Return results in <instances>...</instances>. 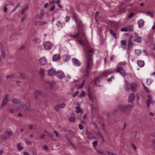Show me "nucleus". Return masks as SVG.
Returning a JSON list of instances; mask_svg holds the SVG:
<instances>
[{"instance_id":"nucleus-25","label":"nucleus","mask_w":155,"mask_h":155,"mask_svg":"<svg viewBox=\"0 0 155 155\" xmlns=\"http://www.w3.org/2000/svg\"><path fill=\"white\" fill-rule=\"evenodd\" d=\"M134 41L135 42L140 43L141 41V38L139 36H136Z\"/></svg>"},{"instance_id":"nucleus-6","label":"nucleus","mask_w":155,"mask_h":155,"mask_svg":"<svg viewBox=\"0 0 155 155\" xmlns=\"http://www.w3.org/2000/svg\"><path fill=\"white\" fill-rule=\"evenodd\" d=\"M53 46V44L50 41H46L44 43V46L46 50H49Z\"/></svg>"},{"instance_id":"nucleus-16","label":"nucleus","mask_w":155,"mask_h":155,"mask_svg":"<svg viewBox=\"0 0 155 155\" xmlns=\"http://www.w3.org/2000/svg\"><path fill=\"white\" fill-rule=\"evenodd\" d=\"M42 93L40 91H37L35 92V98L36 99H38L39 97L41 96Z\"/></svg>"},{"instance_id":"nucleus-7","label":"nucleus","mask_w":155,"mask_h":155,"mask_svg":"<svg viewBox=\"0 0 155 155\" xmlns=\"http://www.w3.org/2000/svg\"><path fill=\"white\" fill-rule=\"evenodd\" d=\"M75 21L77 24L78 30L84 29V25L82 24V22L81 21L79 20H77L75 19Z\"/></svg>"},{"instance_id":"nucleus-20","label":"nucleus","mask_w":155,"mask_h":155,"mask_svg":"<svg viewBox=\"0 0 155 155\" xmlns=\"http://www.w3.org/2000/svg\"><path fill=\"white\" fill-rule=\"evenodd\" d=\"M144 23V21L142 19L139 20L137 22V23L140 28H141L142 27Z\"/></svg>"},{"instance_id":"nucleus-26","label":"nucleus","mask_w":155,"mask_h":155,"mask_svg":"<svg viewBox=\"0 0 155 155\" xmlns=\"http://www.w3.org/2000/svg\"><path fill=\"white\" fill-rule=\"evenodd\" d=\"M12 101L14 104H18L20 103V101L16 99H13Z\"/></svg>"},{"instance_id":"nucleus-45","label":"nucleus","mask_w":155,"mask_h":155,"mask_svg":"<svg viewBox=\"0 0 155 155\" xmlns=\"http://www.w3.org/2000/svg\"><path fill=\"white\" fill-rule=\"evenodd\" d=\"M152 83L150 79H147L146 81V84L147 85H149Z\"/></svg>"},{"instance_id":"nucleus-28","label":"nucleus","mask_w":155,"mask_h":155,"mask_svg":"<svg viewBox=\"0 0 155 155\" xmlns=\"http://www.w3.org/2000/svg\"><path fill=\"white\" fill-rule=\"evenodd\" d=\"M33 41L35 43L38 44L41 42V40L39 38H35L33 40Z\"/></svg>"},{"instance_id":"nucleus-30","label":"nucleus","mask_w":155,"mask_h":155,"mask_svg":"<svg viewBox=\"0 0 155 155\" xmlns=\"http://www.w3.org/2000/svg\"><path fill=\"white\" fill-rule=\"evenodd\" d=\"M44 73L45 71L44 69L42 68H41L39 71L40 75L41 76L43 77L44 75Z\"/></svg>"},{"instance_id":"nucleus-11","label":"nucleus","mask_w":155,"mask_h":155,"mask_svg":"<svg viewBox=\"0 0 155 155\" xmlns=\"http://www.w3.org/2000/svg\"><path fill=\"white\" fill-rule=\"evenodd\" d=\"M72 62L73 64L76 66H78L80 65V63L79 61L77 59L73 58L72 59Z\"/></svg>"},{"instance_id":"nucleus-35","label":"nucleus","mask_w":155,"mask_h":155,"mask_svg":"<svg viewBox=\"0 0 155 155\" xmlns=\"http://www.w3.org/2000/svg\"><path fill=\"white\" fill-rule=\"evenodd\" d=\"M70 36L72 38H77L79 36V34L77 33L75 35H70Z\"/></svg>"},{"instance_id":"nucleus-41","label":"nucleus","mask_w":155,"mask_h":155,"mask_svg":"<svg viewBox=\"0 0 155 155\" xmlns=\"http://www.w3.org/2000/svg\"><path fill=\"white\" fill-rule=\"evenodd\" d=\"M1 57H2V58L3 59L5 58V52L3 50H2L1 51Z\"/></svg>"},{"instance_id":"nucleus-40","label":"nucleus","mask_w":155,"mask_h":155,"mask_svg":"<svg viewBox=\"0 0 155 155\" xmlns=\"http://www.w3.org/2000/svg\"><path fill=\"white\" fill-rule=\"evenodd\" d=\"M76 112L77 113H79L81 111L80 107L79 106H77L76 108Z\"/></svg>"},{"instance_id":"nucleus-33","label":"nucleus","mask_w":155,"mask_h":155,"mask_svg":"<svg viewBox=\"0 0 155 155\" xmlns=\"http://www.w3.org/2000/svg\"><path fill=\"white\" fill-rule=\"evenodd\" d=\"M56 25L59 28H62V25L61 23L59 21H58L57 22Z\"/></svg>"},{"instance_id":"nucleus-38","label":"nucleus","mask_w":155,"mask_h":155,"mask_svg":"<svg viewBox=\"0 0 155 155\" xmlns=\"http://www.w3.org/2000/svg\"><path fill=\"white\" fill-rule=\"evenodd\" d=\"M135 15V14L134 13H130L128 15V17L129 19H130L132 18Z\"/></svg>"},{"instance_id":"nucleus-18","label":"nucleus","mask_w":155,"mask_h":155,"mask_svg":"<svg viewBox=\"0 0 155 155\" xmlns=\"http://www.w3.org/2000/svg\"><path fill=\"white\" fill-rule=\"evenodd\" d=\"M62 58L64 61L66 62L70 60V56L68 55L65 54L63 55L62 57Z\"/></svg>"},{"instance_id":"nucleus-34","label":"nucleus","mask_w":155,"mask_h":155,"mask_svg":"<svg viewBox=\"0 0 155 155\" xmlns=\"http://www.w3.org/2000/svg\"><path fill=\"white\" fill-rule=\"evenodd\" d=\"M28 6H26L25 8L23 9L22 10L21 14L22 15H23L24 13L26 12L27 11L28 9Z\"/></svg>"},{"instance_id":"nucleus-60","label":"nucleus","mask_w":155,"mask_h":155,"mask_svg":"<svg viewBox=\"0 0 155 155\" xmlns=\"http://www.w3.org/2000/svg\"><path fill=\"white\" fill-rule=\"evenodd\" d=\"M98 143V141L97 140L95 141L94 142H92V143L93 145H97Z\"/></svg>"},{"instance_id":"nucleus-22","label":"nucleus","mask_w":155,"mask_h":155,"mask_svg":"<svg viewBox=\"0 0 155 155\" xmlns=\"http://www.w3.org/2000/svg\"><path fill=\"white\" fill-rule=\"evenodd\" d=\"M110 34L112 36L116 39H117V36L116 33L113 31L112 29H110L109 30Z\"/></svg>"},{"instance_id":"nucleus-31","label":"nucleus","mask_w":155,"mask_h":155,"mask_svg":"<svg viewBox=\"0 0 155 155\" xmlns=\"http://www.w3.org/2000/svg\"><path fill=\"white\" fill-rule=\"evenodd\" d=\"M127 31L132 32L133 31V27L132 25H130L127 27Z\"/></svg>"},{"instance_id":"nucleus-15","label":"nucleus","mask_w":155,"mask_h":155,"mask_svg":"<svg viewBox=\"0 0 155 155\" xmlns=\"http://www.w3.org/2000/svg\"><path fill=\"white\" fill-rule=\"evenodd\" d=\"M48 74L50 76H52L56 74V71L53 68H51L48 71Z\"/></svg>"},{"instance_id":"nucleus-3","label":"nucleus","mask_w":155,"mask_h":155,"mask_svg":"<svg viewBox=\"0 0 155 155\" xmlns=\"http://www.w3.org/2000/svg\"><path fill=\"white\" fill-rule=\"evenodd\" d=\"M137 84L134 82L130 84L127 83L124 87L125 90L127 91H129L130 90L133 92H136L137 91Z\"/></svg>"},{"instance_id":"nucleus-37","label":"nucleus","mask_w":155,"mask_h":155,"mask_svg":"<svg viewBox=\"0 0 155 155\" xmlns=\"http://www.w3.org/2000/svg\"><path fill=\"white\" fill-rule=\"evenodd\" d=\"M61 108L59 107V106L58 105H57L55 106L54 107V109L55 110H56L57 112L58 111L60 110Z\"/></svg>"},{"instance_id":"nucleus-64","label":"nucleus","mask_w":155,"mask_h":155,"mask_svg":"<svg viewBox=\"0 0 155 155\" xmlns=\"http://www.w3.org/2000/svg\"><path fill=\"white\" fill-rule=\"evenodd\" d=\"M70 19L69 17L68 16H66L65 18L66 22L68 21Z\"/></svg>"},{"instance_id":"nucleus-12","label":"nucleus","mask_w":155,"mask_h":155,"mask_svg":"<svg viewBox=\"0 0 155 155\" xmlns=\"http://www.w3.org/2000/svg\"><path fill=\"white\" fill-rule=\"evenodd\" d=\"M8 101V95H5L3 100V101L2 104V106H5L6 105V104L7 103Z\"/></svg>"},{"instance_id":"nucleus-47","label":"nucleus","mask_w":155,"mask_h":155,"mask_svg":"<svg viewBox=\"0 0 155 155\" xmlns=\"http://www.w3.org/2000/svg\"><path fill=\"white\" fill-rule=\"evenodd\" d=\"M96 151L98 154H100L101 155H105V153L104 152H101V151H100L97 150H96Z\"/></svg>"},{"instance_id":"nucleus-32","label":"nucleus","mask_w":155,"mask_h":155,"mask_svg":"<svg viewBox=\"0 0 155 155\" xmlns=\"http://www.w3.org/2000/svg\"><path fill=\"white\" fill-rule=\"evenodd\" d=\"M88 97L89 100L91 101L92 102H94V100L93 98L92 97L91 93H88Z\"/></svg>"},{"instance_id":"nucleus-8","label":"nucleus","mask_w":155,"mask_h":155,"mask_svg":"<svg viewBox=\"0 0 155 155\" xmlns=\"http://www.w3.org/2000/svg\"><path fill=\"white\" fill-rule=\"evenodd\" d=\"M6 132L7 134H3L1 136V138L2 140H5L12 134V132L10 131H7Z\"/></svg>"},{"instance_id":"nucleus-61","label":"nucleus","mask_w":155,"mask_h":155,"mask_svg":"<svg viewBox=\"0 0 155 155\" xmlns=\"http://www.w3.org/2000/svg\"><path fill=\"white\" fill-rule=\"evenodd\" d=\"M45 134H42L40 136V138L41 139H43L45 137Z\"/></svg>"},{"instance_id":"nucleus-10","label":"nucleus","mask_w":155,"mask_h":155,"mask_svg":"<svg viewBox=\"0 0 155 155\" xmlns=\"http://www.w3.org/2000/svg\"><path fill=\"white\" fill-rule=\"evenodd\" d=\"M47 61L45 57L41 58L39 59V63L41 65H44L47 64Z\"/></svg>"},{"instance_id":"nucleus-63","label":"nucleus","mask_w":155,"mask_h":155,"mask_svg":"<svg viewBox=\"0 0 155 155\" xmlns=\"http://www.w3.org/2000/svg\"><path fill=\"white\" fill-rule=\"evenodd\" d=\"M21 83V81H18L16 82V84L18 86H19L20 85Z\"/></svg>"},{"instance_id":"nucleus-36","label":"nucleus","mask_w":155,"mask_h":155,"mask_svg":"<svg viewBox=\"0 0 155 155\" xmlns=\"http://www.w3.org/2000/svg\"><path fill=\"white\" fill-rule=\"evenodd\" d=\"M44 132L46 133L49 136L51 137L52 139L53 135L49 133L48 132L46 131V130H45Z\"/></svg>"},{"instance_id":"nucleus-51","label":"nucleus","mask_w":155,"mask_h":155,"mask_svg":"<svg viewBox=\"0 0 155 155\" xmlns=\"http://www.w3.org/2000/svg\"><path fill=\"white\" fill-rule=\"evenodd\" d=\"M126 63L124 61V62H120L119 63V64H120V65H122V66H125L126 65Z\"/></svg>"},{"instance_id":"nucleus-1","label":"nucleus","mask_w":155,"mask_h":155,"mask_svg":"<svg viewBox=\"0 0 155 155\" xmlns=\"http://www.w3.org/2000/svg\"><path fill=\"white\" fill-rule=\"evenodd\" d=\"M79 35L80 39L78 40V42L84 47V51L87 57L86 64L85 69L83 71V77H87L89 74V70H91L93 66V55L94 54V51L92 48L89 49L90 46L86 38L84 32V29L78 30Z\"/></svg>"},{"instance_id":"nucleus-13","label":"nucleus","mask_w":155,"mask_h":155,"mask_svg":"<svg viewBox=\"0 0 155 155\" xmlns=\"http://www.w3.org/2000/svg\"><path fill=\"white\" fill-rule=\"evenodd\" d=\"M86 137L89 139L94 138L93 134L88 130L86 131Z\"/></svg>"},{"instance_id":"nucleus-62","label":"nucleus","mask_w":155,"mask_h":155,"mask_svg":"<svg viewBox=\"0 0 155 155\" xmlns=\"http://www.w3.org/2000/svg\"><path fill=\"white\" fill-rule=\"evenodd\" d=\"M79 93V91H76L74 94L73 96L74 97L76 96H77Z\"/></svg>"},{"instance_id":"nucleus-52","label":"nucleus","mask_w":155,"mask_h":155,"mask_svg":"<svg viewBox=\"0 0 155 155\" xmlns=\"http://www.w3.org/2000/svg\"><path fill=\"white\" fill-rule=\"evenodd\" d=\"M94 81L95 84V85H97V82H99V80H98V78H96L94 80Z\"/></svg>"},{"instance_id":"nucleus-14","label":"nucleus","mask_w":155,"mask_h":155,"mask_svg":"<svg viewBox=\"0 0 155 155\" xmlns=\"http://www.w3.org/2000/svg\"><path fill=\"white\" fill-rule=\"evenodd\" d=\"M135 95L134 93L131 94L129 96L128 102H131L134 100L135 98Z\"/></svg>"},{"instance_id":"nucleus-17","label":"nucleus","mask_w":155,"mask_h":155,"mask_svg":"<svg viewBox=\"0 0 155 155\" xmlns=\"http://www.w3.org/2000/svg\"><path fill=\"white\" fill-rule=\"evenodd\" d=\"M60 58L59 54H56L54 55L52 57V60L54 61H56L58 60Z\"/></svg>"},{"instance_id":"nucleus-57","label":"nucleus","mask_w":155,"mask_h":155,"mask_svg":"<svg viewBox=\"0 0 155 155\" xmlns=\"http://www.w3.org/2000/svg\"><path fill=\"white\" fill-rule=\"evenodd\" d=\"M44 15V12L43 11H41V12L40 15V18H42Z\"/></svg>"},{"instance_id":"nucleus-59","label":"nucleus","mask_w":155,"mask_h":155,"mask_svg":"<svg viewBox=\"0 0 155 155\" xmlns=\"http://www.w3.org/2000/svg\"><path fill=\"white\" fill-rule=\"evenodd\" d=\"M55 8V6L54 5H52L50 8V10L51 11H53Z\"/></svg>"},{"instance_id":"nucleus-29","label":"nucleus","mask_w":155,"mask_h":155,"mask_svg":"<svg viewBox=\"0 0 155 155\" xmlns=\"http://www.w3.org/2000/svg\"><path fill=\"white\" fill-rule=\"evenodd\" d=\"M36 128V127L35 125L29 124L28 126V128L30 130H35Z\"/></svg>"},{"instance_id":"nucleus-42","label":"nucleus","mask_w":155,"mask_h":155,"mask_svg":"<svg viewBox=\"0 0 155 155\" xmlns=\"http://www.w3.org/2000/svg\"><path fill=\"white\" fill-rule=\"evenodd\" d=\"M146 14L147 15H149L151 17H152L153 16V13L151 12H146Z\"/></svg>"},{"instance_id":"nucleus-48","label":"nucleus","mask_w":155,"mask_h":155,"mask_svg":"<svg viewBox=\"0 0 155 155\" xmlns=\"http://www.w3.org/2000/svg\"><path fill=\"white\" fill-rule=\"evenodd\" d=\"M47 24V22L45 21H43L40 22V24L41 25H45Z\"/></svg>"},{"instance_id":"nucleus-19","label":"nucleus","mask_w":155,"mask_h":155,"mask_svg":"<svg viewBox=\"0 0 155 155\" xmlns=\"http://www.w3.org/2000/svg\"><path fill=\"white\" fill-rule=\"evenodd\" d=\"M45 85L47 88L51 89L53 87V83L50 82H46Z\"/></svg>"},{"instance_id":"nucleus-56","label":"nucleus","mask_w":155,"mask_h":155,"mask_svg":"<svg viewBox=\"0 0 155 155\" xmlns=\"http://www.w3.org/2000/svg\"><path fill=\"white\" fill-rule=\"evenodd\" d=\"M17 149L18 150L21 151L23 149V147L22 146H17Z\"/></svg>"},{"instance_id":"nucleus-4","label":"nucleus","mask_w":155,"mask_h":155,"mask_svg":"<svg viewBox=\"0 0 155 155\" xmlns=\"http://www.w3.org/2000/svg\"><path fill=\"white\" fill-rule=\"evenodd\" d=\"M116 71L115 70L112 69H109L104 70L101 74V77H107L108 76L112 74L115 73Z\"/></svg>"},{"instance_id":"nucleus-2","label":"nucleus","mask_w":155,"mask_h":155,"mask_svg":"<svg viewBox=\"0 0 155 155\" xmlns=\"http://www.w3.org/2000/svg\"><path fill=\"white\" fill-rule=\"evenodd\" d=\"M133 106L131 105H126L124 104H120L118 106V108L119 110L122 112L123 113L128 114L130 112V110L133 107Z\"/></svg>"},{"instance_id":"nucleus-54","label":"nucleus","mask_w":155,"mask_h":155,"mask_svg":"<svg viewBox=\"0 0 155 155\" xmlns=\"http://www.w3.org/2000/svg\"><path fill=\"white\" fill-rule=\"evenodd\" d=\"M22 108L24 110H28V108L25 105H22Z\"/></svg>"},{"instance_id":"nucleus-9","label":"nucleus","mask_w":155,"mask_h":155,"mask_svg":"<svg viewBox=\"0 0 155 155\" xmlns=\"http://www.w3.org/2000/svg\"><path fill=\"white\" fill-rule=\"evenodd\" d=\"M55 75L60 79H62L65 77L64 73L61 71H58L57 73L56 72Z\"/></svg>"},{"instance_id":"nucleus-50","label":"nucleus","mask_w":155,"mask_h":155,"mask_svg":"<svg viewBox=\"0 0 155 155\" xmlns=\"http://www.w3.org/2000/svg\"><path fill=\"white\" fill-rule=\"evenodd\" d=\"M121 44L123 45H126L127 44V42L125 40H122L121 41Z\"/></svg>"},{"instance_id":"nucleus-5","label":"nucleus","mask_w":155,"mask_h":155,"mask_svg":"<svg viewBox=\"0 0 155 155\" xmlns=\"http://www.w3.org/2000/svg\"><path fill=\"white\" fill-rule=\"evenodd\" d=\"M117 72H120L122 75H124L125 74V72L123 66L118 64L116 66Z\"/></svg>"},{"instance_id":"nucleus-46","label":"nucleus","mask_w":155,"mask_h":155,"mask_svg":"<svg viewBox=\"0 0 155 155\" xmlns=\"http://www.w3.org/2000/svg\"><path fill=\"white\" fill-rule=\"evenodd\" d=\"M85 81L84 80L82 82L81 85L78 86V89H81L83 87V86H84V84L85 82Z\"/></svg>"},{"instance_id":"nucleus-53","label":"nucleus","mask_w":155,"mask_h":155,"mask_svg":"<svg viewBox=\"0 0 155 155\" xmlns=\"http://www.w3.org/2000/svg\"><path fill=\"white\" fill-rule=\"evenodd\" d=\"M75 120V118L74 117H71L69 119V120L71 122H74Z\"/></svg>"},{"instance_id":"nucleus-43","label":"nucleus","mask_w":155,"mask_h":155,"mask_svg":"<svg viewBox=\"0 0 155 155\" xmlns=\"http://www.w3.org/2000/svg\"><path fill=\"white\" fill-rule=\"evenodd\" d=\"M58 105V106H59V107H60L61 109L64 107L65 106V104L64 103L59 104Z\"/></svg>"},{"instance_id":"nucleus-39","label":"nucleus","mask_w":155,"mask_h":155,"mask_svg":"<svg viewBox=\"0 0 155 155\" xmlns=\"http://www.w3.org/2000/svg\"><path fill=\"white\" fill-rule=\"evenodd\" d=\"M98 136L103 141H104V139L103 136L101 133L99 131H98Z\"/></svg>"},{"instance_id":"nucleus-27","label":"nucleus","mask_w":155,"mask_h":155,"mask_svg":"<svg viewBox=\"0 0 155 155\" xmlns=\"http://www.w3.org/2000/svg\"><path fill=\"white\" fill-rule=\"evenodd\" d=\"M127 45L128 47L129 48H132L134 45L132 42L130 40V38L128 42Z\"/></svg>"},{"instance_id":"nucleus-24","label":"nucleus","mask_w":155,"mask_h":155,"mask_svg":"<svg viewBox=\"0 0 155 155\" xmlns=\"http://www.w3.org/2000/svg\"><path fill=\"white\" fill-rule=\"evenodd\" d=\"M153 101L151 98H149L147 101V108H148L150 106V104L151 103H153Z\"/></svg>"},{"instance_id":"nucleus-58","label":"nucleus","mask_w":155,"mask_h":155,"mask_svg":"<svg viewBox=\"0 0 155 155\" xmlns=\"http://www.w3.org/2000/svg\"><path fill=\"white\" fill-rule=\"evenodd\" d=\"M80 97H84L85 96V92L84 91H82L80 94Z\"/></svg>"},{"instance_id":"nucleus-21","label":"nucleus","mask_w":155,"mask_h":155,"mask_svg":"<svg viewBox=\"0 0 155 155\" xmlns=\"http://www.w3.org/2000/svg\"><path fill=\"white\" fill-rule=\"evenodd\" d=\"M137 64L140 67H143L144 65V61L142 60H138Z\"/></svg>"},{"instance_id":"nucleus-23","label":"nucleus","mask_w":155,"mask_h":155,"mask_svg":"<svg viewBox=\"0 0 155 155\" xmlns=\"http://www.w3.org/2000/svg\"><path fill=\"white\" fill-rule=\"evenodd\" d=\"M6 78L7 79H10V80H12L15 78V76L14 74H12L10 75H8L6 76Z\"/></svg>"},{"instance_id":"nucleus-49","label":"nucleus","mask_w":155,"mask_h":155,"mask_svg":"<svg viewBox=\"0 0 155 155\" xmlns=\"http://www.w3.org/2000/svg\"><path fill=\"white\" fill-rule=\"evenodd\" d=\"M120 31H127V27H124L121 28Z\"/></svg>"},{"instance_id":"nucleus-55","label":"nucleus","mask_w":155,"mask_h":155,"mask_svg":"<svg viewBox=\"0 0 155 155\" xmlns=\"http://www.w3.org/2000/svg\"><path fill=\"white\" fill-rule=\"evenodd\" d=\"M144 87L145 89V91L147 92V93H149L150 92V91L144 85Z\"/></svg>"},{"instance_id":"nucleus-44","label":"nucleus","mask_w":155,"mask_h":155,"mask_svg":"<svg viewBox=\"0 0 155 155\" xmlns=\"http://www.w3.org/2000/svg\"><path fill=\"white\" fill-rule=\"evenodd\" d=\"M27 17V16L26 15H24L23 17L21 18V21H20V23H21L23 22L25 20L26 18Z\"/></svg>"}]
</instances>
